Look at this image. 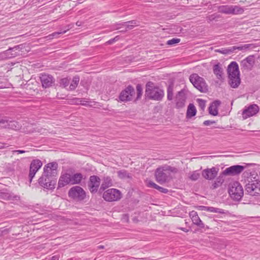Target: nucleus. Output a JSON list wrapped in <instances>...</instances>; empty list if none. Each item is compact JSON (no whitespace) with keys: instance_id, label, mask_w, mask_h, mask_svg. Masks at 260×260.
<instances>
[{"instance_id":"f257e3e1","label":"nucleus","mask_w":260,"mask_h":260,"mask_svg":"<svg viewBox=\"0 0 260 260\" xmlns=\"http://www.w3.org/2000/svg\"><path fill=\"white\" fill-rule=\"evenodd\" d=\"M229 84L233 88H237L240 83V72L238 64L236 61H232L227 69Z\"/></svg>"},{"instance_id":"f03ea898","label":"nucleus","mask_w":260,"mask_h":260,"mask_svg":"<svg viewBox=\"0 0 260 260\" xmlns=\"http://www.w3.org/2000/svg\"><path fill=\"white\" fill-rule=\"evenodd\" d=\"M145 96L150 100L161 101L164 96V91L154 86L152 82H148L146 85Z\"/></svg>"},{"instance_id":"7ed1b4c3","label":"nucleus","mask_w":260,"mask_h":260,"mask_svg":"<svg viewBox=\"0 0 260 260\" xmlns=\"http://www.w3.org/2000/svg\"><path fill=\"white\" fill-rule=\"evenodd\" d=\"M173 171V168L170 166L158 168L155 171L156 181L160 184L168 182L171 177L170 172Z\"/></svg>"},{"instance_id":"20e7f679","label":"nucleus","mask_w":260,"mask_h":260,"mask_svg":"<svg viewBox=\"0 0 260 260\" xmlns=\"http://www.w3.org/2000/svg\"><path fill=\"white\" fill-rule=\"evenodd\" d=\"M189 80L196 88L201 92L205 93L208 90V85H207L203 78L200 77L198 74L194 73L189 76Z\"/></svg>"},{"instance_id":"39448f33","label":"nucleus","mask_w":260,"mask_h":260,"mask_svg":"<svg viewBox=\"0 0 260 260\" xmlns=\"http://www.w3.org/2000/svg\"><path fill=\"white\" fill-rule=\"evenodd\" d=\"M229 193L231 197L236 201H239L243 196V189L242 186L237 181H235L230 184Z\"/></svg>"},{"instance_id":"423d86ee","label":"nucleus","mask_w":260,"mask_h":260,"mask_svg":"<svg viewBox=\"0 0 260 260\" xmlns=\"http://www.w3.org/2000/svg\"><path fill=\"white\" fill-rule=\"evenodd\" d=\"M245 191L251 196L260 195V181H248L245 186Z\"/></svg>"},{"instance_id":"0eeeda50","label":"nucleus","mask_w":260,"mask_h":260,"mask_svg":"<svg viewBox=\"0 0 260 260\" xmlns=\"http://www.w3.org/2000/svg\"><path fill=\"white\" fill-rule=\"evenodd\" d=\"M122 197L121 192L115 188L108 189L103 194L104 199L108 202H114L119 200Z\"/></svg>"},{"instance_id":"6e6552de","label":"nucleus","mask_w":260,"mask_h":260,"mask_svg":"<svg viewBox=\"0 0 260 260\" xmlns=\"http://www.w3.org/2000/svg\"><path fill=\"white\" fill-rule=\"evenodd\" d=\"M69 196L73 199L81 201L86 197V192L84 189L79 186L72 187L69 191Z\"/></svg>"},{"instance_id":"1a4fd4ad","label":"nucleus","mask_w":260,"mask_h":260,"mask_svg":"<svg viewBox=\"0 0 260 260\" xmlns=\"http://www.w3.org/2000/svg\"><path fill=\"white\" fill-rule=\"evenodd\" d=\"M219 12L226 14L237 15L242 14L244 10L238 6L223 5L219 8Z\"/></svg>"},{"instance_id":"9d476101","label":"nucleus","mask_w":260,"mask_h":260,"mask_svg":"<svg viewBox=\"0 0 260 260\" xmlns=\"http://www.w3.org/2000/svg\"><path fill=\"white\" fill-rule=\"evenodd\" d=\"M40 185L47 189H52L55 188L56 181L53 179V177L47 176L43 174L42 176L39 179Z\"/></svg>"},{"instance_id":"9b49d317","label":"nucleus","mask_w":260,"mask_h":260,"mask_svg":"<svg viewBox=\"0 0 260 260\" xmlns=\"http://www.w3.org/2000/svg\"><path fill=\"white\" fill-rule=\"evenodd\" d=\"M135 91L134 87L131 85H128L120 93L119 98L122 102L131 101L133 100Z\"/></svg>"},{"instance_id":"f8f14e48","label":"nucleus","mask_w":260,"mask_h":260,"mask_svg":"<svg viewBox=\"0 0 260 260\" xmlns=\"http://www.w3.org/2000/svg\"><path fill=\"white\" fill-rule=\"evenodd\" d=\"M259 107L256 104H252L248 106H245L242 115L243 119L254 116L259 111Z\"/></svg>"},{"instance_id":"ddd939ff","label":"nucleus","mask_w":260,"mask_h":260,"mask_svg":"<svg viewBox=\"0 0 260 260\" xmlns=\"http://www.w3.org/2000/svg\"><path fill=\"white\" fill-rule=\"evenodd\" d=\"M57 168L56 162H49L44 166L43 174L47 176L55 177L57 175Z\"/></svg>"},{"instance_id":"4468645a","label":"nucleus","mask_w":260,"mask_h":260,"mask_svg":"<svg viewBox=\"0 0 260 260\" xmlns=\"http://www.w3.org/2000/svg\"><path fill=\"white\" fill-rule=\"evenodd\" d=\"M245 167L241 165H234L226 168L223 171V174L227 176H236L242 173Z\"/></svg>"},{"instance_id":"2eb2a0df","label":"nucleus","mask_w":260,"mask_h":260,"mask_svg":"<svg viewBox=\"0 0 260 260\" xmlns=\"http://www.w3.org/2000/svg\"><path fill=\"white\" fill-rule=\"evenodd\" d=\"M0 123L5 124L4 126V128L13 130H18L21 127V125L17 121L11 120L8 118L1 119Z\"/></svg>"},{"instance_id":"dca6fc26","label":"nucleus","mask_w":260,"mask_h":260,"mask_svg":"<svg viewBox=\"0 0 260 260\" xmlns=\"http://www.w3.org/2000/svg\"><path fill=\"white\" fill-rule=\"evenodd\" d=\"M42 166V162L39 159L33 160L29 167V178L30 182L32 181V178L34 177L36 173Z\"/></svg>"},{"instance_id":"f3484780","label":"nucleus","mask_w":260,"mask_h":260,"mask_svg":"<svg viewBox=\"0 0 260 260\" xmlns=\"http://www.w3.org/2000/svg\"><path fill=\"white\" fill-rule=\"evenodd\" d=\"M40 80L44 88H48L52 85L55 82L54 78L50 75L42 74L41 75Z\"/></svg>"},{"instance_id":"a211bd4d","label":"nucleus","mask_w":260,"mask_h":260,"mask_svg":"<svg viewBox=\"0 0 260 260\" xmlns=\"http://www.w3.org/2000/svg\"><path fill=\"white\" fill-rule=\"evenodd\" d=\"M186 97L183 90L179 91L175 98L176 107L178 109L182 108L185 106Z\"/></svg>"},{"instance_id":"6ab92c4d","label":"nucleus","mask_w":260,"mask_h":260,"mask_svg":"<svg viewBox=\"0 0 260 260\" xmlns=\"http://www.w3.org/2000/svg\"><path fill=\"white\" fill-rule=\"evenodd\" d=\"M254 56L253 55H251L247 56L241 61V66L245 70H251L254 64Z\"/></svg>"},{"instance_id":"aec40b11","label":"nucleus","mask_w":260,"mask_h":260,"mask_svg":"<svg viewBox=\"0 0 260 260\" xmlns=\"http://www.w3.org/2000/svg\"><path fill=\"white\" fill-rule=\"evenodd\" d=\"M189 215L191 219L193 224L197 225L201 229H204L205 228V224L201 220L196 211H192L190 212Z\"/></svg>"},{"instance_id":"412c9836","label":"nucleus","mask_w":260,"mask_h":260,"mask_svg":"<svg viewBox=\"0 0 260 260\" xmlns=\"http://www.w3.org/2000/svg\"><path fill=\"white\" fill-rule=\"evenodd\" d=\"M217 172L218 169L215 167H212L211 169L203 170L202 175L207 180H212L216 176Z\"/></svg>"},{"instance_id":"4be33fe9","label":"nucleus","mask_w":260,"mask_h":260,"mask_svg":"<svg viewBox=\"0 0 260 260\" xmlns=\"http://www.w3.org/2000/svg\"><path fill=\"white\" fill-rule=\"evenodd\" d=\"M68 184H71V174L66 173L61 175L58 182V186L62 187Z\"/></svg>"},{"instance_id":"5701e85b","label":"nucleus","mask_w":260,"mask_h":260,"mask_svg":"<svg viewBox=\"0 0 260 260\" xmlns=\"http://www.w3.org/2000/svg\"><path fill=\"white\" fill-rule=\"evenodd\" d=\"M88 187L91 193H95L98 191V178L96 176H91L88 183Z\"/></svg>"},{"instance_id":"b1692460","label":"nucleus","mask_w":260,"mask_h":260,"mask_svg":"<svg viewBox=\"0 0 260 260\" xmlns=\"http://www.w3.org/2000/svg\"><path fill=\"white\" fill-rule=\"evenodd\" d=\"M19 46H16L13 48H10L9 49L5 51L7 59L11 58L17 56L18 52L17 51L19 50Z\"/></svg>"},{"instance_id":"393cba45","label":"nucleus","mask_w":260,"mask_h":260,"mask_svg":"<svg viewBox=\"0 0 260 260\" xmlns=\"http://www.w3.org/2000/svg\"><path fill=\"white\" fill-rule=\"evenodd\" d=\"M221 104L219 101H215L213 102L209 107V113L213 116H216L218 114V107Z\"/></svg>"},{"instance_id":"a878e982","label":"nucleus","mask_w":260,"mask_h":260,"mask_svg":"<svg viewBox=\"0 0 260 260\" xmlns=\"http://www.w3.org/2000/svg\"><path fill=\"white\" fill-rule=\"evenodd\" d=\"M233 52H234L236 50H238L240 51H242L243 52H245L247 50L253 49L255 47V46L252 44H246L244 45H240L238 46H232Z\"/></svg>"},{"instance_id":"bb28decb","label":"nucleus","mask_w":260,"mask_h":260,"mask_svg":"<svg viewBox=\"0 0 260 260\" xmlns=\"http://www.w3.org/2000/svg\"><path fill=\"white\" fill-rule=\"evenodd\" d=\"M197 113V110L193 104H189L188 106L186 117L187 119H190L195 116Z\"/></svg>"},{"instance_id":"cd10ccee","label":"nucleus","mask_w":260,"mask_h":260,"mask_svg":"<svg viewBox=\"0 0 260 260\" xmlns=\"http://www.w3.org/2000/svg\"><path fill=\"white\" fill-rule=\"evenodd\" d=\"M200 209L201 210L206 211L208 212L218 213L223 214L224 213V210L222 209L214 208L213 207H207L204 206H201L199 207Z\"/></svg>"},{"instance_id":"c85d7f7f","label":"nucleus","mask_w":260,"mask_h":260,"mask_svg":"<svg viewBox=\"0 0 260 260\" xmlns=\"http://www.w3.org/2000/svg\"><path fill=\"white\" fill-rule=\"evenodd\" d=\"M71 184H78L80 183L82 178L83 175L81 173H76L73 175H71Z\"/></svg>"},{"instance_id":"c756f323","label":"nucleus","mask_w":260,"mask_h":260,"mask_svg":"<svg viewBox=\"0 0 260 260\" xmlns=\"http://www.w3.org/2000/svg\"><path fill=\"white\" fill-rule=\"evenodd\" d=\"M223 70L219 63L216 64L213 67V73L216 75L218 79H221L222 77Z\"/></svg>"},{"instance_id":"7c9ffc66","label":"nucleus","mask_w":260,"mask_h":260,"mask_svg":"<svg viewBox=\"0 0 260 260\" xmlns=\"http://www.w3.org/2000/svg\"><path fill=\"white\" fill-rule=\"evenodd\" d=\"M112 185V180L109 177H105L103 182L102 183L100 189L105 190V189Z\"/></svg>"},{"instance_id":"2f4dec72","label":"nucleus","mask_w":260,"mask_h":260,"mask_svg":"<svg viewBox=\"0 0 260 260\" xmlns=\"http://www.w3.org/2000/svg\"><path fill=\"white\" fill-rule=\"evenodd\" d=\"M75 104L77 105H88L89 106H93L95 105V102H91V101H87L83 99H76L75 100Z\"/></svg>"},{"instance_id":"473e14b6","label":"nucleus","mask_w":260,"mask_h":260,"mask_svg":"<svg viewBox=\"0 0 260 260\" xmlns=\"http://www.w3.org/2000/svg\"><path fill=\"white\" fill-rule=\"evenodd\" d=\"M225 175L223 174V172L216 178L214 183L213 184V188H215L219 185H221L224 181V176Z\"/></svg>"},{"instance_id":"72a5a7b5","label":"nucleus","mask_w":260,"mask_h":260,"mask_svg":"<svg viewBox=\"0 0 260 260\" xmlns=\"http://www.w3.org/2000/svg\"><path fill=\"white\" fill-rule=\"evenodd\" d=\"M123 25L126 27L128 29H131L135 26L139 25V22L136 20H132L130 21L123 22Z\"/></svg>"},{"instance_id":"f704fd0d","label":"nucleus","mask_w":260,"mask_h":260,"mask_svg":"<svg viewBox=\"0 0 260 260\" xmlns=\"http://www.w3.org/2000/svg\"><path fill=\"white\" fill-rule=\"evenodd\" d=\"M1 197L2 199L6 200H14L17 198V196H13L11 193L4 192L2 193Z\"/></svg>"},{"instance_id":"c9c22d12","label":"nucleus","mask_w":260,"mask_h":260,"mask_svg":"<svg viewBox=\"0 0 260 260\" xmlns=\"http://www.w3.org/2000/svg\"><path fill=\"white\" fill-rule=\"evenodd\" d=\"M79 82V77L78 76H75L72 79V81L70 85L71 90H74L77 86Z\"/></svg>"},{"instance_id":"e433bc0d","label":"nucleus","mask_w":260,"mask_h":260,"mask_svg":"<svg viewBox=\"0 0 260 260\" xmlns=\"http://www.w3.org/2000/svg\"><path fill=\"white\" fill-rule=\"evenodd\" d=\"M118 176L121 179L131 178L130 174L125 170H123L117 172Z\"/></svg>"},{"instance_id":"4c0bfd02","label":"nucleus","mask_w":260,"mask_h":260,"mask_svg":"<svg viewBox=\"0 0 260 260\" xmlns=\"http://www.w3.org/2000/svg\"><path fill=\"white\" fill-rule=\"evenodd\" d=\"M216 52H219L223 54H229L233 53L232 47H230L227 48H221L216 49L215 50Z\"/></svg>"},{"instance_id":"58836bf2","label":"nucleus","mask_w":260,"mask_h":260,"mask_svg":"<svg viewBox=\"0 0 260 260\" xmlns=\"http://www.w3.org/2000/svg\"><path fill=\"white\" fill-rule=\"evenodd\" d=\"M173 87L169 85L167 88V99L169 101L173 100Z\"/></svg>"},{"instance_id":"ea45409f","label":"nucleus","mask_w":260,"mask_h":260,"mask_svg":"<svg viewBox=\"0 0 260 260\" xmlns=\"http://www.w3.org/2000/svg\"><path fill=\"white\" fill-rule=\"evenodd\" d=\"M137 98L136 100L140 99L142 94V87L140 84H138L136 86Z\"/></svg>"},{"instance_id":"a19ab883","label":"nucleus","mask_w":260,"mask_h":260,"mask_svg":"<svg viewBox=\"0 0 260 260\" xmlns=\"http://www.w3.org/2000/svg\"><path fill=\"white\" fill-rule=\"evenodd\" d=\"M199 177L200 174L197 171H193L189 176V178L192 181H196L199 179Z\"/></svg>"},{"instance_id":"79ce46f5","label":"nucleus","mask_w":260,"mask_h":260,"mask_svg":"<svg viewBox=\"0 0 260 260\" xmlns=\"http://www.w3.org/2000/svg\"><path fill=\"white\" fill-rule=\"evenodd\" d=\"M180 42V39L178 38H173L171 40H169L167 41V44L169 45H174L175 44L178 43Z\"/></svg>"},{"instance_id":"37998d69","label":"nucleus","mask_w":260,"mask_h":260,"mask_svg":"<svg viewBox=\"0 0 260 260\" xmlns=\"http://www.w3.org/2000/svg\"><path fill=\"white\" fill-rule=\"evenodd\" d=\"M7 86V83L6 80L2 77L0 76V88H6Z\"/></svg>"},{"instance_id":"c03bdc74","label":"nucleus","mask_w":260,"mask_h":260,"mask_svg":"<svg viewBox=\"0 0 260 260\" xmlns=\"http://www.w3.org/2000/svg\"><path fill=\"white\" fill-rule=\"evenodd\" d=\"M60 84L63 87H66L69 84V80L67 78H64L60 80Z\"/></svg>"},{"instance_id":"a18cd8bd","label":"nucleus","mask_w":260,"mask_h":260,"mask_svg":"<svg viewBox=\"0 0 260 260\" xmlns=\"http://www.w3.org/2000/svg\"><path fill=\"white\" fill-rule=\"evenodd\" d=\"M197 101L201 109L204 110L206 106L205 101L202 99H198Z\"/></svg>"},{"instance_id":"49530a36","label":"nucleus","mask_w":260,"mask_h":260,"mask_svg":"<svg viewBox=\"0 0 260 260\" xmlns=\"http://www.w3.org/2000/svg\"><path fill=\"white\" fill-rule=\"evenodd\" d=\"M66 31L67 30H65L62 31L53 32L51 35H49L48 37H49L50 39H52L53 37H56L58 35L64 34Z\"/></svg>"},{"instance_id":"de8ad7c7","label":"nucleus","mask_w":260,"mask_h":260,"mask_svg":"<svg viewBox=\"0 0 260 260\" xmlns=\"http://www.w3.org/2000/svg\"><path fill=\"white\" fill-rule=\"evenodd\" d=\"M148 186L149 187L155 188L157 190L158 189L159 187V186H158V185H157L156 184H155V183L151 181H149L148 183Z\"/></svg>"},{"instance_id":"09e8293b","label":"nucleus","mask_w":260,"mask_h":260,"mask_svg":"<svg viewBox=\"0 0 260 260\" xmlns=\"http://www.w3.org/2000/svg\"><path fill=\"white\" fill-rule=\"evenodd\" d=\"M215 123V121H212V120H205L203 124L206 126H208L210 124H214Z\"/></svg>"},{"instance_id":"8fccbe9b","label":"nucleus","mask_w":260,"mask_h":260,"mask_svg":"<svg viewBox=\"0 0 260 260\" xmlns=\"http://www.w3.org/2000/svg\"><path fill=\"white\" fill-rule=\"evenodd\" d=\"M157 190L158 191H159L160 192H162V193H168V191H169L168 189L165 188H163V187H160V186L159 187V188H158V189Z\"/></svg>"},{"instance_id":"3c124183","label":"nucleus","mask_w":260,"mask_h":260,"mask_svg":"<svg viewBox=\"0 0 260 260\" xmlns=\"http://www.w3.org/2000/svg\"><path fill=\"white\" fill-rule=\"evenodd\" d=\"M7 59V57H6V54L5 52H2L0 53V60H4Z\"/></svg>"},{"instance_id":"603ef678","label":"nucleus","mask_w":260,"mask_h":260,"mask_svg":"<svg viewBox=\"0 0 260 260\" xmlns=\"http://www.w3.org/2000/svg\"><path fill=\"white\" fill-rule=\"evenodd\" d=\"M25 151L24 150H14L13 151V153H17L18 154H20V153H25Z\"/></svg>"},{"instance_id":"864d4df0","label":"nucleus","mask_w":260,"mask_h":260,"mask_svg":"<svg viewBox=\"0 0 260 260\" xmlns=\"http://www.w3.org/2000/svg\"><path fill=\"white\" fill-rule=\"evenodd\" d=\"M116 38H114V39H111V40H110L108 42V43L109 44H112V43H113L114 42H115V41L116 40Z\"/></svg>"},{"instance_id":"5fc2aeb1","label":"nucleus","mask_w":260,"mask_h":260,"mask_svg":"<svg viewBox=\"0 0 260 260\" xmlns=\"http://www.w3.org/2000/svg\"><path fill=\"white\" fill-rule=\"evenodd\" d=\"M181 230H182L183 231H184L185 232H188L189 231L188 230L185 229V228H181Z\"/></svg>"},{"instance_id":"6e6d98bb","label":"nucleus","mask_w":260,"mask_h":260,"mask_svg":"<svg viewBox=\"0 0 260 260\" xmlns=\"http://www.w3.org/2000/svg\"><path fill=\"white\" fill-rule=\"evenodd\" d=\"M76 25H77V26H80V25H81V22H80V21H77V22H76Z\"/></svg>"},{"instance_id":"4d7b16f0","label":"nucleus","mask_w":260,"mask_h":260,"mask_svg":"<svg viewBox=\"0 0 260 260\" xmlns=\"http://www.w3.org/2000/svg\"><path fill=\"white\" fill-rule=\"evenodd\" d=\"M3 148H4V144L0 143V149Z\"/></svg>"},{"instance_id":"13d9d810","label":"nucleus","mask_w":260,"mask_h":260,"mask_svg":"<svg viewBox=\"0 0 260 260\" xmlns=\"http://www.w3.org/2000/svg\"><path fill=\"white\" fill-rule=\"evenodd\" d=\"M104 248V246L99 245V249H103Z\"/></svg>"},{"instance_id":"bf43d9fd","label":"nucleus","mask_w":260,"mask_h":260,"mask_svg":"<svg viewBox=\"0 0 260 260\" xmlns=\"http://www.w3.org/2000/svg\"><path fill=\"white\" fill-rule=\"evenodd\" d=\"M56 259H57V257H55V256H53V257H52V259H51V260H56Z\"/></svg>"},{"instance_id":"052dcab7","label":"nucleus","mask_w":260,"mask_h":260,"mask_svg":"<svg viewBox=\"0 0 260 260\" xmlns=\"http://www.w3.org/2000/svg\"><path fill=\"white\" fill-rule=\"evenodd\" d=\"M98 180H99V185H100V178H98Z\"/></svg>"}]
</instances>
